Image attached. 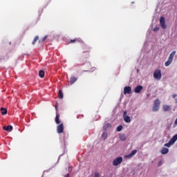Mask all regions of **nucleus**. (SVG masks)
Here are the masks:
<instances>
[{"label":"nucleus","mask_w":177,"mask_h":177,"mask_svg":"<svg viewBox=\"0 0 177 177\" xmlns=\"http://www.w3.org/2000/svg\"><path fill=\"white\" fill-rule=\"evenodd\" d=\"M175 55H176V51L174 50L171 53L167 61L165 63V67H168L172 63V61L174 60V57H175Z\"/></svg>","instance_id":"nucleus-1"},{"label":"nucleus","mask_w":177,"mask_h":177,"mask_svg":"<svg viewBox=\"0 0 177 177\" xmlns=\"http://www.w3.org/2000/svg\"><path fill=\"white\" fill-rule=\"evenodd\" d=\"M160 106H161V101L159 99H156L153 102L152 111H158L160 110Z\"/></svg>","instance_id":"nucleus-2"},{"label":"nucleus","mask_w":177,"mask_h":177,"mask_svg":"<svg viewBox=\"0 0 177 177\" xmlns=\"http://www.w3.org/2000/svg\"><path fill=\"white\" fill-rule=\"evenodd\" d=\"M121 162H122V157L119 156L113 160V165L114 167H117V166L120 165V164H121Z\"/></svg>","instance_id":"nucleus-4"},{"label":"nucleus","mask_w":177,"mask_h":177,"mask_svg":"<svg viewBox=\"0 0 177 177\" xmlns=\"http://www.w3.org/2000/svg\"><path fill=\"white\" fill-rule=\"evenodd\" d=\"M104 128H111V124L110 123L105 124Z\"/></svg>","instance_id":"nucleus-27"},{"label":"nucleus","mask_w":177,"mask_h":177,"mask_svg":"<svg viewBox=\"0 0 177 177\" xmlns=\"http://www.w3.org/2000/svg\"><path fill=\"white\" fill-rule=\"evenodd\" d=\"M162 165V161L160 160L158 162V167H161Z\"/></svg>","instance_id":"nucleus-30"},{"label":"nucleus","mask_w":177,"mask_h":177,"mask_svg":"<svg viewBox=\"0 0 177 177\" xmlns=\"http://www.w3.org/2000/svg\"><path fill=\"white\" fill-rule=\"evenodd\" d=\"M63 91L62 90H59L58 97L59 99H63Z\"/></svg>","instance_id":"nucleus-21"},{"label":"nucleus","mask_w":177,"mask_h":177,"mask_svg":"<svg viewBox=\"0 0 177 177\" xmlns=\"http://www.w3.org/2000/svg\"><path fill=\"white\" fill-rule=\"evenodd\" d=\"M46 38H48V36H44L42 39H41V42H44Z\"/></svg>","instance_id":"nucleus-29"},{"label":"nucleus","mask_w":177,"mask_h":177,"mask_svg":"<svg viewBox=\"0 0 177 177\" xmlns=\"http://www.w3.org/2000/svg\"><path fill=\"white\" fill-rule=\"evenodd\" d=\"M177 140V134L174 135L171 139H170V142H171L173 145L175 143V142Z\"/></svg>","instance_id":"nucleus-17"},{"label":"nucleus","mask_w":177,"mask_h":177,"mask_svg":"<svg viewBox=\"0 0 177 177\" xmlns=\"http://www.w3.org/2000/svg\"><path fill=\"white\" fill-rule=\"evenodd\" d=\"M4 131H7V132H11V131H13V127L8 125V126H4L3 127Z\"/></svg>","instance_id":"nucleus-12"},{"label":"nucleus","mask_w":177,"mask_h":177,"mask_svg":"<svg viewBox=\"0 0 177 177\" xmlns=\"http://www.w3.org/2000/svg\"><path fill=\"white\" fill-rule=\"evenodd\" d=\"M136 153H138V150L134 149L131 151L130 154L127 155L125 157L126 158H132V157H133V156H135Z\"/></svg>","instance_id":"nucleus-11"},{"label":"nucleus","mask_w":177,"mask_h":177,"mask_svg":"<svg viewBox=\"0 0 177 177\" xmlns=\"http://www.w3.org/2000/svg\"><path fill=\"white\" fill-rule=\"evenodd\" d=\"M142 90L143 86H142L141 85H138L135 88L134 92L135 93H140V92H142Z\"/></svg>","instance_id":"nucleus-10"},{"label":"nucleus","mask_w":177,"mask_h":177,"mask_svg":"<svg viewBox=\"0 0 177 177\" xmlns=\"http://www.w3.org/2000/svg\"><path fill=\"white\" fill-rule=\"evenodd\" d=\"M102 138L104 140H106V139H107V133H103L102 135Z\"/></svg>","instance_id":"nucleus-25"},{"label":"nucleus","mask_w":177,"mask_h":177,"mask_svg":"<svg viewBox=\"0 0 177 177\" xmlns=\"http://www.w3.org/2000/svg\"><path fill=\"white\" fill-rule=\"evenodd\" d=\"M171 145H174L173 142H171V140L168 143L165 144V147H171Z\"/></svg>","instance_id":"nucleus-24"},{"label":"nucleus","mask_w":177,"mask_h":177,"mask_svg":"<svg viewBox=\"0 0 177 177\" xmlns=\"http://www.w3.org/2000/svg\"><path fill=\"white\" fill-rule=\"evenodd\" d=\"M176 96H177L176 94H173V95H172V97H173L174 99H175V97H176Z\"/></svg>","instance_id":"nucleus-31"},{"label":"nucleus","mask_w":177,"mask_h":177,"mask_svg":"<svg viewBox=\"0 0 177 177\" xmlns=\"http://www.w3.org/2000/svg\"><path fill=\"white\" fill-rule=\"evenodd\" d=\"M158 30H160V27L156 26L153 28V31L156 32V31H158Z\"/></svg>","instance_id":"nucleus-28"},{"label":"nucleus","mask_w":177,"mask_h":177,"mask_svg":"<svg viewBox=\"0 0 177 177\" xmlns=\"http://www.w3.org/2000/svg\"><path fill=\"white\" fill-rule=\"evenodd\" d=\"M38 39H39V37L36 36L32 41V45H35V43L38 41Z\"/></svg>","instance_id":"nucleus-23"},{"label":"nucleus","mask_w":177,"mask_h":177,"mask_svg":"<svg viewBox=\"0 0 177 177\" xmlns=\"http://www.w3.org/2000/svg\"><path fill=\"white\" fill-rule=\"evenodd\" d=\"M39 77H40V78H44V77H45V71H39Z\"/></svg>","instance_id":"nucleus-19"},{"label":"nucleus","mask_w":177,"mask_h":177,"mask_svg":"<svg viewBox=\"0 0 177 177\" xmlns=\"http://www.w3.org/2000/svg\"><path fill=\"white\" fill-rule=\"evenodd\" d=\"M55 110L57 111V105H55Z\"/></svg>","instance_id":"nucleus-33"},{"label":"nucleus","mask_w":177,"mask_h":177,"mask_svg":"<svg viewBox=\"0 0 177 177\" xmlns=\"http://www.w3.org/2000/svg\"><path fill=\"white\" fill-rule=\"evenodd\" d=\"M131 92H132V88H131V86H125L124 88V91H123L124 95H127V94L131 95Z\"/></svg>","instance_id":"nucleus-8"},{"label":"nucleus","mask_w":177,"mask_h":177,"mask_svg":"<svg viewBox=\"0 0 177 177\" xmlns=\"http://www.w3.org/2000/svg\"><path fill=\"white\" fill-rule=\"evenodd\" d=\"M169 149L168 148L163 147L160 151L161 154H168Z\"/></svg>","instance_id":"nucleus-14"},{"label":"nucleus","mask_w":177,"mask_h":177,"mask_svg":"<svg viewBox=\"0 0 177 177\" xmlns=\"http://www.w3.org/2000/svg\"><path fill=\"white\" fill-rule=\"evenodd\" d=\"M57 133H63V132H64V125L63 123L59 124L57 127Z\"/></svg>","instance_id":"nucleus-6"},{"label":"nucleus","mask_w":177,"mask_h":177,"mask_svg":"<svg viewBox=\"0 0 177 177\" xmlns=\"http://www.w3.org/2000/svg\"><path fill=\"white\" fill-rule=\"evenodd\" d=\"M81 39L76 38L75 39H71L69 44H75V42H80Z\"/></svg>","instance_id":"nucleus-18"},{"label":"nucleus","mask_w":177,"mask_h":177,"mask_svg":"<svg viewBox=\"0 0 177 177\" xmlns=\"http://www.w3.org/2000/svg\"><path fill=\"white\" fill-rule=\"evenodd\" d=\"M77 80V77H71V79H70V84H71V85H73V84H74V82H76Z\"/></svg>","instance_id":"nucleus-16"},{"label":"nucleus","mask_w":177,"mask_h":177,"mask_svg":"<svg viewBox=\"0 0 177 177\" xmlns=\"http://www.w3.org/2000/svg\"><path fill=\"white\" fill-rule=\"evenodd\" d=\"M120 140H127V136H125V134H121L120 136H119Z\"/></svg>","instance_id":"nucleus-22"},{"label":"nucleus","mask_w":177,"mask_h":177,"mask_svg":"<svg viewBox=\"0 0 177 177\" xmlns=\"http://www.w3.org/2000/svg\"><path fill=\"white\" fill-rule=\"evenodd\" d=\"M70 176V174H66L65 176H64V177H69Z\"/></svg>","instance_id":"nucleus-32"},{"label":"nucleus","mask_w":177,"mask_h":177,"mask_svg":"<svg viewBox=\"0 0 177 177\" xmlns=\"http://www.w3.org/2000/svg\"><path fill=\"white\" fill-rule=\"evenodd\" d=\"M116 131H117L118 132H121V131H122V125L118 126V127H117Z\"/></svg>","instance_id":"nucleus-26"},{"label":"nucleus","mask_w":177,"mask_h":177,"mask_svg":"<svg viewBox=\"0 0 177 177\" xmlns=\"http://www.w3.org/2000/svg\"><path fill=\"white\" fill-rule=\"evenodd\" d=\"M55 123L59 124H60V115H59V113H56V116H55Z\"/></svg>","instance_id":"nucleus-15"},{"label":"nucleus","mask_w":177,"mask_h":177,"mask_svg":"<svg viewBox=\"0 0 177 177\" xmlns=\"http://www.w3.org/2000/svg\"><path fill=\"white\" fill-rule=\"evenodd\" d=\"M161 71L160 69L156 70L153 73V78L158 81H160V80H161Z\"/></svg>","instance_id":"nucleus-3"},{"label":"nucleus","mask_w":177,"mask_h":177,"mask_svg":"<svg viewBox=\"0 0 177 177\" xmlns=\"http://www.w3.org/2000/svg\"><path fill=\"white\" fill-rule=\"evenodd\" d=\"M4 59L3 57H1V58H0V60H2V59Z\"/></svg>","instance_id":"nucleus-34"},{"label":"nucleus","mask_w":177,"mask_h":177,"mask_svg":"<svg viewBox=\"0 0 177 177\" xmlns=\"http://www.w3.org/2000/svg\"><path fill=\"white\" fill-rule=\"evenodd\" d=\"M160 27H162L163 30H165V28H167V26L165 25V18L164 17H161L160 18Z\"/></svg>","instance_id":"nucleus-5"},{"label":"nucleus","mask_w":177,"mask_h":177,"mask_svg":"<svg viewBox=\"0 0 177 177\" xmlns=\"http://www.w3.org/2000/svg\"><path fill=\"white\" fill-rule=\"evenodd\" d=\"M162 109L165 111H171L172 106L171 105H163Z\"/></svg>","instance_id":"nucleus-13"},{"label":"nucleus","mask_w":177,"mask_h":177,"mask_svg":"<svg viewBox=\"0 0 177 177\" xmlns=\"http://www.w3.org/2000/svg\"><path fill=\"white\" fill-rule=\"evenodd\" d=\"M1 111L2 115H6V114H8V110H6V109L1 108Z\"/></svg>","instance_id":"nucleus-20"},{"label":"nucleus","mask_w":177,"mask_h":177,"mask_svg":"<svg viewBox=\"0 0 177 177\" xmlns=\"http://www.w3.org/2000/svg\"><path fill=\"white\" fill-rule=\"evenodd\" d=\"M84 53H89L91 52V48L88 45H84L82 46Z\"/></svg>","instance_id":"nucleus-9"},{"label":"nucleus","mask_w":177,"mask_h":177,"mask_svg":"<svg viewBox=\"0 0 177 177\" xmlns=\"http://www.w3.org/2000/svg\"><path fill=\"white\" fill-rule=\"evenodd\" d=\"M127 111L123 112V120L125 122L129 123L131 122V118L127 115Z\"/></svg>","instance_id":"nucleus-7"}]
</instances>
